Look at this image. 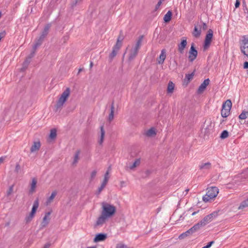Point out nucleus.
Instances as JSON below:
<instances>
[{"label": "nucleus", "mask_w": 248, "mask_h": 248, "mask_svg": "<svg viewBox=\"0 0 248 248\" xmlns=\"http://www.w3.org/2000/svg\"><path fill=\"white\" fill-rule=\"evenodd\" d=\"M101 214L97 218L95 225L102 226L109 218L112 217L116 213V207L109 203H101Z\"/></svg>", "instance_id": "obj_1"}, {"label": "nucleus", "mask_w": 248, "mask_h": 248, "mask_svg": "<svg viewBox=\"0 0 248 248\" xmlns=\"http://www.w3.org/2000/svg\"><path fill=\"white\" fill-rule=\"evenodd\" d=\"M71 93L70 88L67 87L66 89L61 94L58 98L56 105L55 108L56 110L61 109L63 106L64 104L68 99Z\"/></svg>", "instance_id": "obj_2"}, {"label": "nucleus", "mask_w": 248, "mask_h": 248, "mask_svg": "<svg viewBox=\"0 0 248 248\" xmlns=\"http://www.w3.org/2000/svg\"><path fill=\"white\" fill-rule=\"evenodd\" d=\"M219 189L217 187L212 186L207 189V192L202 197V200L205 202H210L214 200L217 196Z\"/></svg>", "instance_id": "obj_3"}, {"label": "nucleus", "mask_w": 248, "mask_h": 248, "mask_svg": "<svg viewBox=\"0 0 248 248\" xmlns=\"http://www.w3.org/2000/svg\"><path fill=\"white\" fill-rule=\"evenodd\" d=\"M124 36L122 34H120L118 37L116 44L112 48V51L109 55V58L111 59H113L117 55L118 52L122 46Z\"/></svg>", "instance_id": "obj_4"}, {"label": "nucleus", "mask_w": 248, "mask_h": 248, "mask_svg": "<svg viewBox=\"0 0 248 248\" xmlns=\"http://www.w3.org/2000/svg\"><path fill=\"white\" fill-rule=\"evenodd\" d=\"M39 205V202L38 199H36L33 202V205L32 207L31 212L26 216L25 218V221L26 223H30L35 217L36 212L38 208Z\"/></svg>", "instance_id": "obj_5"}, {"label": "nucleus", "mask_w": 248, "mask_h": 248, "mask_svg": "<svg viewBox=\"0 0 248 248\" xmlns=\"http://www.w3.org/2000/svg\"><path fill=\"white\" fill-rule=\"evenodd\" d=\"M232 103L230 100H227L222 105L221 115L222 117L226 118L230 114Z\"/></svg>", "instance_id": "obj_6"}, {"label": "nucleus", "mask_w": 248, "mask_h": 248, "mask_svg": "<svg viewBox=\"0 0 248 248\" xmlns=\"http://www.w3.org/2000/svg\"><path fill=\"white\" fill-rule=\"evenodd\" d=\"M240 48L241 52L246 56H248V38L245 36L240 42Z\"/></svg>", "instance_id": "obj_7"}, {"label": "nucleus", "mask_w": 248, "mask_h": 248, "mask_svg": "<svg viewBox=\"0 0 248 248\" xmlns=\"http://www.w3.org/2000/svg\"><path fill=\"white\" fill-rule=\"evenodd\" d=\"M213 36V32L211 29H209L208 31L207 34L206 35L203 48L204 50H205L207 49L210 46L211 43L212 38Z\"/></svg>", "instance_id": "obj_8"}, {"label": "nucleus", "mask_w": 248, "mask_h": 248, "mask_svg": "<svg viewBox=\"0 0 248 248\" xmlns=\"http://www.w3.org/2000/svg\"><path fill=\"white\" fill-rule=\"evenodd\" d=\"M50 28V24H48L46 26V27L44 28V31H43V32L42 33V34L40 36L39 39H38L37 42H36L35 43V44L34 45V48H37L39 46H40L42 44L43 40H44L45 37L47 35Z\"/></svg>", "instance_id": "obj_9"}, {"label": "nucleus", "mask_w": 248, "mask_h": 248, "mask_svg": "<svg viewBox=\"0 0 248 248\" xmlns=\"http://www.w3.org/2000/svg\"><path fill=\"white\" fill-rule=\"evenodd\" d=\"M217 216V213L214 212L206 216L202 220L200 221L201 223L203 226H205L207 224L211 222L214 218Z\"/></svg>", "instance_id": "obj_10"}, {"label": "nucleus", "mask_w": 248, "mask_h": 248, "mask_svg": "<svg viewBox=\"0 0 248 248\" xmlns=\"http://www.w3.org/2000/svg\"><path fill=\"white\" fill-rule=\"evenodd\" d=\"M198 51L195 49L194 44H192L188 52V60L190 62H193L197 57Z\"/></svg>", "instance_id": "obj_11"}, {"label": "nucleus", "mask_w": 248, "mask_h": 248, "mask_svg": "<svg viewBox=\"0 0 248 248\" xmlns=\"http://www.w3.org/2000/svg\"><path fill=\"white\" fill-rule=\"evenodd\" d=\"M51 214L50 212H47L45 214V216L44 217L41 223L40 226L41 228H45L47 226L50 220V215Z\"/></svg>", "instance_id": "obj_12"}, {"label": "nucleus", "mask_w": 248, "mask_h": 248, "mask_svg": "<svg viewBox=\"0 0 248 248\" xmlns=\"http://www.w3.org/2000/svg\"><path fill=\"white\" fill-rule=\"evenodd\" d=\"M37 179L35 177H33L31 179V181L30 183V193L32 194L35 192L36 189L37 187Z\"/></svg>", "instance_id": "obj_13"}, {"label": "nucleus", "mask_w": 248, "mask_h": 248, "mask_svg": "<svg viewBox=\"0 0 248 248\" xmlns=\"http://www.w3.org/2000/svg\"><path fill=\"white\" fill-rule=\"evenodd\" d=\"M210 80L209 78H207L204 80V81L199 86L197 92L199 94H201L206 89L207 86L209 84Z\"/></svg>", "instance_id": "obj_14"}, {"label": "nucleus", "mask_w": 248, "mask_h": 248, "mask_svg": "<svg viewBox=\"0 0 248 248\" xmlns=\"http://www.w3.org/2000/svg\"><path fill=\"white\" fill-rule=\"evenodd\" d=\"M187 45L186 39L185 37L183 38L180 44L178 46V50L179 52L182 54L184 53V49Z\"/></svg>", "instance_id": "obj_15"}, {"label": "nucleus", "mask_w": 248, "mask_h": 248, "mask_svg": "<svg viewBox=\"0 0 248 248\" xmlns=\"http://www.w3.org/2000/svg\"><path fill=\"white\" fill-rule=\"evenodd\" d=\"M144 135L147 137H155L156 135V129L155 128L152 127L146 130Z\"/></svg>", "instance_id": "obj_16"}, {"label": "nucleus", "mask_w": 248, "mask_h": 248, "mask_svg": "<svg viewBox=\"0 0 248 248\" xmlns=\"http://www.w3.org/2000/svg\"><path fill=\"white\" fill-rule=\"evenodd\" d=\"M166 58V51L165 49L161 50V53L157 59V61L158 64H163Z\"/></svg>", "instance_id": "obj_17"}, {"label": "nucleus", "mask_w": 248, "mask_h": 248, "mask_svg": "<svg viewBox=\"0 0 248 248\" xmlns=\"http://www.w3.org/2000/svg\"><path fill=\"white\" fill-rule=\"evenodd\" d=\"M105 134V131L104 129L103 126H101L100 127V134L98 137V142L99 145H102L104 140Z\"/></svg>", "instance_id": "obj_18"}, {"label": "nucleus", "mask_w": 248, "mask_h": 248, "mask_svg": "<svg viewBox=\"0 0 248 248\" xmlns=\"http://www.w3.org/2000/svg\"><path fill=\"white\" fill-rule=\"evenodd\" d=\"M202 31V26L196 25L195 26L194 31L192 33L193 35L196 37H199L201 35Z\"/></svg>", "instance_id": "obj_19"}, {"label": "nucleus", "mask_w": 248, "mask_h": 248, "mask_svg": "<svg viewBox=\"0 0 248 248\" xmlns=\"http://www.w3.org/2000/svg\"><path fill=\"white\" fill-rule=\"evenodd\" d=\"M107 234L105 233L97 234L94 238V242H98L104 241L107 238Z\"/></svg>", "instance_id": "obj_20"}, {"label": "nucleus", "mask_w": 248, "mask_h": 248, "mask_svg": "<svg viewBox=\"0 0 248 248\" xmlns=\"http://www.w3.org/2000/svg\"><path fill=\"white\" fill-rule=\"evenodd\" d=\"M202 227H203V226L201 223V222L199 221L198 223L195 224L192 227H191L189 230H190L191 233L193 234L195 232L199 230Z\"/></svg>", "instance_id": "obj_21"}, {"label": "nucleus", "mask_w": 248, "mask_h": 248, "mask_svg": "<svg viewBox=\"0 0 248 248\" xmlns=\"http://www.w3.org/2000/svg\"><path fill=\"white\" fill-rule=\"evenodd\" d=\"M41 147L40 142L39 141H35L33 142L31 148V152L33 153L39 150Z\"/></svg>", "instance_id": "obj_22"}, {"label": "nucleus", "mask_w": 248, "mask_h": 248, "mask_svg": "<svg viewBox=\"0 0 248 248\" xmlns=\"http://www.w3.org/2000/svg\"><path fill=\"white\" fill-rule=\"evenodd\" d=\"M211 168V163L208 162L206 163H202L199 166L200 170H208Z\"/></svg>", "instance_id": "obj_23"}, {"label": "nucleus", "mask_w": 248, "mask_h": 248, "mask_svg": "<svg viewBox=\"0 0 248 248\" xmlns=\"http://www.w3.org/2000/svg\"><path fill=\"white\" fill-rule=\"evenodd\" d=\"M174 84L171 81H169L167 87V93L169 94L172 93L174 91Z\"/></svg>", "instance_id": "obj_24"}, {"label": "nucleus", "mask_w": 248, "mask_h": 248, "mask_svg": "<svg viewBox=\"0 0 248 248\" xmlns=\"http://www.w3.org/2000/svg\"><path fill=\"white\" fill-rule=\"evenodd\" d=\"M80 154V152L79 150H78L76 152L74 156V159L72 162V165L74 166H76L78 162V160L79 159V155Z\"/></svg>", "instance_id": "obj_25"}, {"label": "nucleus", "mask_w": 248, "mask_h": 248, "mask_svg": "<svg viewBox=\"0 0 248 248\" xmlns=\"http://www.w3.org/2000/svg\"><path fill=\"white\" fill-rule=\"evenodd\" d=\"M57 195V192L56 191H53L50 195V196L47 198L46 201V204L47 205L50 204L54 199L55 197H56Z\"/></svg>", "instance_id": "obj_26"}, {"label": "nucleus", "mask_w": 248, "mask_h": 248, "mask_svg": "<svg viewBox=\"0 0 248 248\" xmlns=\"http://www.w3.org/2000/svg\"><path fill=\"white\" fill-rule=\"evenodd\" d=\"M140 163V159H137L135 160L134 163L130 165L128 167L129 169L131 170H134L136 167H138Z\"/></svg>", "instance_id": "obj_27"}, {"label": "nucleus", "mask_w": 248, "mask_h": 248, "mask_svg": "<svg viewBox=\"0 0 248 248\" xmlns=\"http://www.w3.org/2000/svg\"><path fill=\"white\" fill-rule=\"evenodd\" d=\"M248 207V198L241 202L239 206L238 210H243L245 208Z\"/></svg>", "instance_id": "obj_28"}, {"label": "nucleus", "mask_w": 248, "mask_h": 248, "mask_svg": "<svg viewBox=\"0 0 248 248\" xmlns=\"http://www.w3.org/2000/svg\"><path fill=\"white\" fill-rule=\"evenodd\" d=\"M114 109H115L113 103L111 106L110 112L108 115V120L109 122L112 121L114 118Z\"/></svg>", "instance_id": "obj_29"}, {"label": "nucleus", "mask_w": 248, "mask_h": 248, "mask_svg": "<svg viewBox=\"0 0 248 248\" xmlns=\"http://www.w3.org/2000/svg\"><path fill=\"white\" fill-rule=\"evenodd\" d=\"M109 170H108L106 171V172L105 174L104 180L102 183V184H103V185H105V186L107 185V184L109 178Z\"/></svg>", "instance_id": "obj_30"}, {"label": "nucleus", "mask_w": 248, "mask_h": 248, "mask_svg": "<svg viewBox=\"0 0 248 248\" xmlns=\"http://www.w3.org/2000/svg\"><path fill=\"white\" fill-rule=\"evenodd\" d=\"M138 50V49L135 47L132 49L129 55V59L132 60L134 59L137 55Z\"/></svg>", "instance_id": "obj_31"}, {"label": "nucleus", "mask_w": 248, "mask_h": 248, "mask_svg": "<svg viewBox=\"0 0 248 248\" xmlns=\"http://www.w3.org/2000/svg\"><path fill=\"white\" fill-rule=\"evenodd\" d=\"M171 16H172V13L171 12V11H169L167 13V14L164 16V21L166 22H169L171 19Z\"/></svg>", "instance_id": "obj_32"}, {"label": "nucleus", "mask_w": 248, "mask_h": 248, "mask_svg": "<svg viewBox=\"0 0 248 248\" xmlns=\"http://www.w3.org/2000/svg\"><path fill=\"white\" fill-rule=\"evenodd\" d=\"M190 234H192V233L190 232V230H188L187 231H186V232H183L181 234H180L179 236V238L180 239H183L185 238L186 237L189 236Z\"/></svg>", "instance_id": "obj_33"}, {"label": "nucleus", "mask_w": 248, "mask_h": 248, "mask_svg": "<svg viewBox=\"0 0 248 248\" xmlns=\"http://www.w3.org/2000/svg\"><path fill=\"white\" fill-rule=\"evenodd\" d=\"M248 117V113L246 112V111L243 110L242 112L239 115V118L241 120H245Z\"/></svg>", "instance_id": "obj_34"}, {"label": "nucleus", "mask_w": 248, "mask_h": 248, "mask_svg": "<svg viewBox=\"0 0 248 248\" xmlns=\"http://www.w3.org/2000/svg\"><path fill=\"white\" fill-rule=\"evenodd\" d=\"M57 136L56 130L55 129H51L49 135V138L51 139H54Z\"/></svg>", "instance_id": "obj_35"}, {"label": "nucleus", "mask_w": 248, "mask_h": 248, "mask_svg": "<svg viewBox=\"0 0 248 248\" xmlns=\"http://www.w3.org/2000/svg\"><path fill=\"white\" fill-rule=\"evenodd\" d=\"M228 136H229V133H228V132L227 130H224L221 133V135L220 136V138L221 139H226V138H228Z\"/></svg>", "instance_id": "obj_36"}, {"label": "nucleus", "mask_w": 248, "mask_h": 248, "mask_svg": "<svg viewBox=\"0 0 248 248\" xmlns=\"http://www.w3.org/2000/svg\"><path fill=\"white\" fill-rule=\"evenodd\" d=\"M13 190H14V185H13L9 187L8 189L7 190V195L8 196L11 195L12 193H13Z\"/></svg>", "instance_id": "obj_37"}, {"label": "nucleus", "mask_w": 248, "mask_h": 248, "mask_svg": "<svg viewBox=\"0 0 248 248\" xmlns=\"http://www.w3.org/2000/svg\"><path fill=\"white\" fill-rule=\"evenodd\" d=\"M97 174V171L96 170H93L91 173V179L93 180L96 176Z\"/></svg>", "instance_id": "obj_38"}, {"label": "nucleus", "mask_w": 248, "mask_h": 248, "mask_svg": "<svg viewBox=\"0 0 248 248\" xmlns=\"http://www.w3.org/2000/svg\"><path fill=\"white\" fill-rule=\"evenodd\" d=\"M141 41H142V37H141V38H140L137 42L136 43V45L134 47L135 48H137L138 49H140V46L141 45Z\"/></svg>", "instance_id": "obj_39"}, {"label": "nucleus", "mask_w": 248, "mask_h": 248, "mask_svg": "<svg viewBox=\"0 0 248 248\" xmlns=\"http://www.w3.org/2000/svg\"><path fill=\"white\" fill-rule=\"evenodd\" d=\"M116 248H129L127 246L123 244L119 243L116 245Z\"/></svg>", "instance_id": "obj_40"}, {"label": "nucleus", "mask_w": 248, "mask_h": 248, "mask_svg": "<svg viewBox=\"0 0 248 248\" xmlns=\"http://www.w3.org/2000/svg\"><path fill=\"white\" fill-rule=\"evenodd\" d=\"M200 25L202 26V30H203V31H205L207 29V26L205 23L202 22V24Z\"/></svg>", "instance_id": "obj_41"}, {"label": "nucleus", "mask_w": 248, "mask_h": 248, "mask_svg": "<svg viewBox=\"0 0 248 248\" xmlns=\"http://www.w3.org/2000/svg\"><path fill=\"white\" fill-rule=\"evenodd\" d=\"M193 76H194L193 73H192L190 74L186 75V77L188 80H190L191 79H192L193 78Z\"/></svg>", "instance_id": "obj_42"}, {"label": "nucleus", "mask_w": 248, "mask_h": 248, "mask_svg": "<svg viewBox=\"0 0 248 248\" xmlns=\"http://www.w3.org/2000/svg\"><path fill=\"white\" fill-rule=\"evenodd\" d=\"M165 0H159L157 4H156L155 6V10H157L160 6L161 5L163 1H164Z\"/></svg>", "instance_id": "obj_43"}, {"label": "nucleus", "mask_w": 248, "mask_h": 248, "mask_svg": "<svg viewBox=\"0 0 248 248\" xmlns=\"http://www.w3.org/2000/svg\"><path fill=\"white\" fill-rule=\"evenodd\" d=\"M20 170V165L19 164H16V167H15V171L16 172H18Z\"/></svg>", "instance_id": "obj_44"}, {"label": "nucleus", "mask_w": 248, "mask_h": 248, "mask_svg": "<svg viewBox=\"0 0 248 248\" xmlns=\"http://www.w3.org/2000/svg\"><path fill=\"white\" fill-rule=\"evenodd\" d=\"M214 243V241L210 242L206 246L202 247V248H210Z\"/></svg>", "instance_id": "obj_45"}, {"label": "nucleus", "mask_w": 248, "mask_h": 248, "mask_svg": "<svg viewBox=\"0 0 248 248\" xmlns=\"http://www.w3.org/2000/svg\"><path fill=\"white\" fill-rule=\"evenodd\" d=\"M105 186H106L103 185V184H101L100 187H99V188H98L99 192V193L101 192V191L104 188V187Z\"/></svg>", "instance_id": "obj_46"}, {"label": "nucleus", "mask_w": 248, "mask_h": 248, "mask_svg": "<svg viewBox=\"0 0 248 248\" xmlns=\"http://www.w3.org/2000/svg\"><path fill=\"white\" fill-rule=\"evenodd\" d=\"M240 4V3L239 0H236V2H235V8H238Z\"/></svg>", "instance_id": "obj_47"}, {"label": "nucleus", "mask_w": 248, "mask_h": 248, "mask_svg": "<svg viewBox=\"0 0 248 248\" xmlns=\"http://www.w3.org/2000/svg\"><path fill=\"white\" fill-rule=\"evenodd\" d=\"M244 68L248 69V62H245L244 63Z\"/></svg>", "instance_id": "obj_48"}, {"label": "nucleus", "mask_w": 248, "mask_h": 248, "mask_svg": "<svg viewBox=\"0 0 248 248\" xmlns=\"http://www.w3.org/2000/svg\"><path fill=\"white\" fill-rule=\"evenodd\" d=\"M188 191H189V189H186L185 191L183 192V195L184 196H186L188 193Z\"/></svg>", "instance_id": "obj_49"}, {"label": "nucleus", "mask_w": 248, "mask_h": 248, "mask_svg": "<svg viewBox=\"0 0 248 248\" xmlns=\"http://www.w3.org/2000/svg\"><path fill=\"white\" fill-rule=\"evenodd\" d=\"M50 246V244L49 243H46L45 245L43 248H49Z\"/></svg>", "instance_id": "obj_50"}, {"label": "nucleus", "mask_w": 248, "mask_h": 248, "mask_svg": "<svg viewBox=\"0 0 248 248\" xmlns=\"http://www.w3.org/2000/svg\"><path fill=\"white\" fill-rule=\"evenodd\" d=\"M120 183H121V186H125V182L124 181H121Z\"/></svg>", "instance_id": "obj_51"}, {"label": "nucleus", "mask_w": 248, "mask_h": 248, "mask_svg": "<svg viewBox=\"0 0 248 248\" xmlns=\"http://www.w3.org/2000/svg\"><path fill=\"white\" fill-rule=\"evenodd\" d=\"M82 1V0H76L75 4L80 2Z\"/></svg>", "instance_id": "obj_52"}, {"label": "nucleus", "mask_w": 248, "mask_h": 248, "mask_svg": "<svg viewBox=\"0 0 248 248\" xmlns=\"http://www.w3.org/2000/svg\"><path fill=\"white\" fill-rule=\"evenodd\" d=\"M197 212H194L192 214V216H194L197 214Z\"/></svg>", "instance_id": "obj_53"}, {"label": "nucleus", "mask_w": 248, "mask_h": 248, "mask_svg": "<svg viewBox=\"0 0 248 248\" xmlns=\"http://www.w3.org/2000/svg\"><path fill=\"white\" fill-rule=\"evenodd\" d=\"M93 65V63L92 62H91V63H90V67L91 68L92 67Z\"/></svg>", "instance_id": "obj_54"}, {"label": "nucleus", "mask_w": 248, "mask_h": 248, "mask_svg": "<svg viewBox=\"0 0 248 248\" xmlns=\"http://www.w3.org/2000/svg\"><path fill=\"white\" fill-rule=\"evenodd\" d=\"M5 33H1V34H0L1 37L2 36H4V35H5Z\"/></svg>", "instance_id": "obj_55"}, {"label": "nucleus", "mask_w": 248, "mask_h": 248, "mask_svg": "<svg viewBox=\"0 0 248 248\" xmlns=\"http://www.w3.org/2000/svg\"><path fill=\"white\" fill-rule=\"evenodd\" d=\"M87 248H96L95 247H88Z\"/></svg>", "instance_id": "obj_56"}, {"label": "nucleus", "mask_w": 248, "mask_h": 248, "mask_svg": "<svg viewBox=\"0 0 248 248\" xmlns=\"http://www.w3.org/2000/svg\"><path fill=\"white\" fill-rule=\"evenodd\" d=\"M81 71V69H79V70H78V73H79Z\"/></svg>", "instance_id": "obj_57"}, {"label": "nucleus", "mask_w": 248, "mask_h": 248, "mask_svg": "<svg viewBox=\"0 0 248 248\" xmlns=\"http://www.w3.org/2000/svg\"><path fill=\"white\" fill-rule=\"evenodd\" d=\"M246 112L248 113V111H246Z\"/></svg>", "instance_id": "obj_58"}, {"label": "nucleus", "mask_w": 248, "mask_h": 248, "mask_svg": "<svg viewBox=\"0 0 248 248\" xmlns=\"http://www.w3.org/2000/svg\"><path fill=\"white\" fill-rule=\"evenodd\" d=\"M247 74H248V71H247Z\"/></svg>", "instance_id": "obj_59"}]
</instances>
